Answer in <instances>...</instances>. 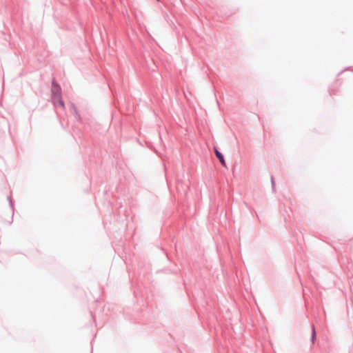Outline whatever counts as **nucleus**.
<instances>
[{
	"label": "nucleus",
	"mask_w": 353,
	"mask_h": 353,
	"mask_svg": "<svg viewBox=\"0 0 353 353\" xmlns=\"http://www.w3.org/2000/svg\"><path fill=\"white\" fill-rule=\"evenodd\" d=\"M52 92L54 103H57L61 108H64V103L61 100V88L59 85L54 82L52 83Z\"/></svg>",
	"instance_id": "f257e3e1"
},
{
	"label": "nucleus",
	"mask_w": 353,
	"mask_h": 353,
	"mask_svg": "<svg viewBox=\"0 0 353 353\" xmlns=\"http://www.w3.org/2000/svg\"><path fill=\"white\" fill-rule=\"evenodd\" d=\"M214 152L222 165L226 168L227 165L222 154L216 148H214Z\"/></svg>",
	"instance_id": "f03ea898"
},
{
	"label": "nucleus",
	"mask_w": 353,
	"mask_h": 353,
	"mask_svg": "<svg viewBox=\"0 0 353 353\" xmlns=\"http://www.w3.org/2000/svg\"><path fill=\"white\" fill-rule=\"evenodd\" d=\"M316 339V332H315V328L314 326H312V342L314 343V341Z\"/></svg>",
	"instance_id": "7ed1b4c3"
},
{
	"label": "nucleus",
	"mask_w": 353,
	"mask_h": 353,
	"mask_svg": "<svg viewBox=\"0 0 353 353\" xmlns=\"http://www.w3.org/2000/svg\"><path fill=\"white\" fill-rule=\"evenodd\" d=\"M157 1H159V0H157Z\"/></svg>",
	"instance_id": "20e7f679"
}]
</instances>
